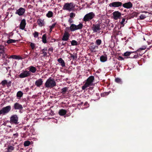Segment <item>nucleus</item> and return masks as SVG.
I'll list each match as a JSON object with an SVG mask.
<instances>
[{
	"instance_id": "774afa93",
	"label": "nucleus",
	"mask_w": 152,
	"mask_h": 152,
	"mask_svg": "<svg viewBox=\"0 0 152 152\" xmlns=\"http://www.w3.org/2000/svg\"><path fill=\"white\" fill-rule=\"evenodd\" d=\"M9 127H10V128H11V126H9Z\"/></svg>"
},
{
	"instance_id": "c756f323",
	"label": "nucleus",
	"mask_w": 152,
	"mask_h": 152,
	"mask_svg": "<svg viewBox=\"0 0 152 152\" xmlns=\"http://www.w3.org/2000/svg\"><path fill=\"white\" fill-rule=\"evenodd\" d=\"M115 82L120 84H122V81L121 79L119 78H116L115 79Z\"/></svg>"
},
{
	"instance_id": "603ef678",
	"label": "nucleus",
	"mask_w": 152,
	"mask_h": 152,
	"mask_svg": "<svg viewBox=\"0 0 152 152\" xmlns=\"http://www.w3.org/2000/svg\"><path fill=\"white\" fill-rule=\"evenodd\" d=\"M118 59L119 60H124V58L121 56H119Z\"/></svg>"
},
{
	"instance_id": "cd10ccee",
	"label": "nucleus",
	"mask_w": 152,
	"mask_h": 152,
	"mask_svg": "<svg viewBox=\"0 0 152 152\" xmlns=\"http://www.w3.org/2000/svg\"><path fill=\"white\" fill-rule=\"evenodd\" d=\"M46 38V34H43L42 37V41L43 43H47Z\"/></svg>"
},
{
	"instance_id": "bf43d9fd",
	"label": "nucleus",
	"mask_w": 152,
	"mask_h": 152,
	"mask_svg": "<svg viewBox=\"0 0 152 152\" xmlns=\"http://www.w3.org/2000/svg\"><path fill=\"white\" fill-rule=\"evenodd\" d=\"M47 48H45L43 49L42 50H41V52L43 51H47Z\"/></svg>"
},
{
	"instance_id": "4c0bfd02",
	"label": "nucleus",
	"mask_w": 152,
	"mask_h": 152,
	"mask_svg": "<svg viewBox=\"0 0 152 152\" xmlns=\"http://www.w3.org/2000/svg\"><path fill=\"white\" fill-rule=\"evenodd\" d=\"M102 40L100 39H97L96 40V43L98 45H99L102 43Z\"/></svg>"
},
{
	"instance_id": "ddd939ff",
	"label": "nucleus",
	"mask_w": 152,
	"mask_h": 152,
	"mask_svg": "<svg viewBox=\"0 0 152 152\" xmlns=\"http://www.w3.org/2000/svg\"><path fill=\"white\" fill-rule=\"evenodd\" d=\"M70 36L69 33L66 31H64L63 36L62 38V40L63 41L68 40Z\"/></svg>"
},
{
	"instance_id": "69168bd1",
	"label": "nucleus",
	"mask_w": 152,
	"mask_h": 152,
	"mask_svg": "<svg viewBox=\"0 0 152 152\" xmlns=\"http://www.w3.org/2000/svg\"><path fill=\"white\" fill-rule=\"evenodd\" d=\"M152 47V46H150V48H151Z\"/></svg>"
},
{
	"instance_id": "39448f33",
	"label": "nucleus",
	"mask_w": 152,
	"mask_h": 152,
	"mask_svg": "<svg viewBox=\"0 0 152 152\" xmlns=\"http://www.w3.org/2000/svg\"><path fill=\"white\" fill-rule=\"evenodd\" d=\"M11 110V107L10 105L3 107L0 110V115H5L9 113Z\"/></svg>"
},
{
	"instance_id": "0e129e2a",
	"label": "nucleus",
	"mask_w": 152,
	"mask_h": 152,
	"mask_svg": "<svg viewBox=\"0 0 152 152\" xmlns=\"http://www.w3.org/2000/svg\"><path fill=\"white\" fill-rule=\"evenodd\" d=\"M126 10H124V12H126Z\"/></svg>"
},
{
	"instance_id": "052dcab7",
	"label": "nucleus",
	"mask_w": 152,
	"mask_h": 152,
	"mask_svg": "<svg viewBox=\"0 0 152 152\" xmlns=\"http://www.w3.org/2000/svg\"><path fill=\"white\" fill-rule=\"evenodd\" d=\"M66 42H65V43H64L63 42H62V45H64V46L66 44Z\"/></svg>"
},
{
	"instance_id": "37998d69",
	"label": "nucleus",
	"mask_w": 152,
	"mask_h": 152,
	"mask_svg": "<svg viewBox=\"0 0 152 152\" xmlns=\"http://www.w3.org/2000/svg\"><path fill=\"white\" fill-rule=\"evenodd\" d=\"M146 48V47L145 46H143L142 47L140 48L137 50V52H139L142 50H145Z\"/></svg>"
},
{
	"instance_id": "c9c22d12",
	"label": "nucleus",
	"mask_w": 152,
	"mask_h": 152,
	"mask_svg": "<svg viewBox=\"0 0 152 152\" xmlns=\"http://www.w3.org/2000/svg\"><path fill=\"white\" fill-rule=\"evenodd\" d=\"M30 144V142L29 141H26L24 142V145L25 146H28Z\"/></svg>"
},
{
	"instance_id": "a878e982",
	"label": "nucleus",
	"mask_w": 152,
	"mask_h": 152,
	"mask_svg": "<svg viewBox=\"0 0 152 152\" xmlns=\"http://www.w3.org/2000/svg\"><path fill=\"white\" fill-rule=\"evenodd\" d=\"M23 95V93L21 91H18L17 93V97L18 98L20 99Z\"/></svg>"
},
{
	"instance_id": "9b49d317",
	"label": "nucleus",
	"mask_w": 152,
	"mask_h": 152,
	"mask_svg": "<svg viewBox=\"0 0 152 152\" xmlns=\"http://www.w3.org/2000/svg\"><path fill=\"white\" fill-rule=\"evenodd\" d=\"M101 25L100 23H98L96 24H93L92 29L94 32H97L99 31L100 29Z\"/></svg>"
},
{
	"instance_id": "423d86ee",
	"label": "nucleus",
	"mask_w": 152,
	"mask_h": 152,
	"mask_svg": "<svg viewBox=\"0 0 152 152\" xmlns=\"http://www.w3.org/2000/svg\"><path fill=\"white\" fill-rule=\"evenodd\" d=\"M73 5V3H65L64 5L63 9L64 10L70 11L74 7V6Z\"/></svg>"
},
{
	"instance_id": "e2e57ef3",
	"label": "nucleus",
	"mask_w": 152,
	"mask_h": 152,
	"mask_svg": "<svg viewBox=\"0 0 152 152\" xmlns=\"http://www.w3.org/2000/svg\"><path fill=\"white\" fill-rule=\"evenodd\" d=\"M142 12L145 13H148V12H147V11H143V12Z\"/></svg>"
},
{
	"instance_id": "2eb2a0df",
	"label": "nucleus",
	"mask_w": 152,
	"mask_h": 152,
	"mask_svg": "<svg viewBox=\"0 0 152 152\" xmlns=\"http://www.w3.org/2000/svg\"><path fill=\"white\" fill-rule=\"evenodd\" d=\"M43 83V79L40 78L36 80L35 82V85L37 86V87H40L42 85Z\"/></svg>"
},
{
	"instance_id": "aec40b11",
	"label": "nucleus",
	"mask_w": 152,
	"mask_h": 152,
	"mask_svg": "<svg viewBox=\"0 0 152 152\" xmlns=\"http://www.w3.org/2000/svg\"><path fill=\"white\" fill-rule=\"evenodd\" d=\"M67 113V111L64 109L60 110L58 112L59 114L61 116H63L65 115Z\"/></svg>"
},
{
	"instance_id": "dca6fc26",
	"label": "nucleus",
	"mask_w": 152,
	"mask_h": 152,
	"mask_svg": "<svg viewBox=\"0 0 152 152\" xmlns=\"http://www.w3.org/2000/svg\"><path fill=\"white\" fill-rule=\"evenodd\" d=\"M26 25V20L25 19H23L21 21L19 28L20 29L24 30Z\"/></svg>"
},
{
	"instance_id": "13d9d810",
	"label": "nucleus",
	"mask_w": 152,
	"mask_h": 152,
	"mask_svg": "<svg viewBox=\"0 0 152 152\" xmlns=\"http://www.w3.org/2000/svg\"><path fill=\"white\" fill-rule=\"evenodd\" d=\"M71 57L73 59H74L75 58H77V57L75 56L72 55L71 56Z\"/></svg>"
},
{
	"instance_id": "58836bf2",
	"label": "nucleus",
	"mask_w": 152,
	"mask_h": 152,
	"mask_svg": "<svg viewBox=\"0 0 152 152\" xmlns=\"http://www.w3.org/2000/svg\"><path fill=\"white\" fill-rule=\"evenodd\" d=\"M71 44L72 46L76 45H77V42L76 40H72L71 41Z\"/></svg>"
},
{
	"instance_id": "338daca9",
	"label": "nucleus",
	"mask_w": 152,
	"mask_h": 152,
	"mask_svg": "<svg viewBox=\"0 0 152 152\" xmlns=\"http://www.w3.org/2000/svg\"><path fill=\"white\" fill-rule=\"evenodd\" d=\"M119 9H120V10H123V9H120V8H119Z\"/></svg>"
},
{
	"instance_id": "20e7f679",
	"label": "nucleus",
	"mask_w": 152,
	"mask_h": 152,
	"mask_svg": "<svg viewBox=\"0 0 152 152\" xmlns=\"http://www.w3.org/2000/svg\"><path fill=\"white\" fill-rule=\"evenodd\" d=\"M18 118L17 115H13L10 118V123L12 124L17 125L19 124Z\"/></svg>"
},
{
	"instance_id": "4468645a",
	"label": "nucleus",
	"mask_w": 152,
	"mask_h": 152,
	"mask_svg": "<svg viewBox=\"0 0 152 152\" xmlns=\"http://www.w3.org/2000/svg\"><path fill=\"white\" fill-rule=\"evenodd\" d=\"M122 6L123 7L126 9H130L133 7L132 4L130 1L125 3L123 4Z\"/></svg>"
},
{
	"instance_id": "9d476101",
	"label": "nucleus",
	"mask_w": 152,
	"mask_h": 152,
	"mask_svg": "<svg viewBox=\"0 0 152 152\" xmlns=\"http://www.w3.org/2000/svg\"><path fill=\"white\" fill-rule=\"evenodd\" d=\"M12 108L15 110H19L20 112L23 109V107L21 104L18 102H16L14 104L12 107Z\"/></svg>"
},
{
	"instance_id": "6e6d98bb",
	"label": "nucleus",
	"mask_w": 152,
	"mask_h": 152,
	"mask_svg": "<svg viewBox=\"0 0 152 152\" xmlns=\"http://www.w3.org/2000/svg\"><path fill=\"white\" fill-rule=\"evenodd\" d=\"M68 22L70 23H72L73 22V21L72 19H71V18H70L69 20H68Z\"/></svg>"
},
{
	"instance_id": "4d7b16f0",
	"label": "nucleus",
	"mask_w": 152,
	"mask_h": 152,
	"mask_svg": "<svg viewBox=\"0 0 152 152\" xmlns=\"http://www.w3.org/2000/svg\"><path fill=\"white\" fill-rule=\"evenodd\" d=\"M48 50L49 51H51V52H52L53 51V49L52 48H49L48 49Z\"/></svg>"
},
{
	"instance_id": "c03bdc74",
	"label": "nucleus",
	"mask_w": 152,
	"mask_h": 152,
	"mask_svg": "<svg viewBox=\"0 0 152 152\" xmlns=\"http://www.w3.org/2000/svg\"><path fill=\"white\" fill-rule=\"evenodd\" d=\"M125 19L124 18H123L122 19L121 21L120 22V24L122 26H124V24L125 23Z\"/></svg>"
},
{
	"instance_id": "2f4dec72",
	"label": "nucleus",
	"mask_w": 152,
	"mask_h": 152,
	"mask_svg": "<svg viewBox=\"0 0 152 152\" xmlns=\"http://www.w3.org/2000/svg\"><path fill=\"white\" fill-rule=\"evenodd\" d=\"M18 41V40H16L10 39H9L7 41V42L8 44H10V43H15L16 41Z\"/></svg>"
},
{
	"instance_id": "4be33fe9",
	"label": "nucleus",
	"mask_w": 152,
	"mask_h": 152,
	"mask_svg": "<svg viewBox=\"0 0 152 152\" xmlns=\"http://www.w3.org/2000/svg\"><path fill=\"white\" fill-rule=\"evenodd\" d=\"M58 61L59 63L61 64V65L62 67H64L65 66L64 61L62 58H60L58 59Z\"/></svg>"
},
{
	"instance_id": "1a4fd4ad",
	"label": "nucleus",
	"mask_w": 152,
	"mask_h": 152,
	"mask_svg": "<svg viewBox=\"0 0 152 152\" xmlns=\"http://www.w3.org/2000/svg\"><path fill=\"white\" fill-rule=\"evenodd\" d=\"M122 3L119 1H115L109 4V6L111 7H118L122 6Z\"/></svg>"
},
{
	"instance_id": "ea45409f",
	"label": "nucleus",
	"mask_w": 152,
	"mask_h": 152,
	"mask_svg": "<svg viewBox=\"0 0 152 152\" xmlns=\"http://www.w3.org/2000/svg\"><path fill=\"white\" fill-rule=\"evenodd\" d=\"M56 23H54L51 26H50V29H49V31H50V32H51V31L52 30V29L54 28L55 27V26H56Z\"/></svg>"
},
{
	"instance_id": "bb28decb",
	"label": "nucleus",
	"mask_w": 152,
	"mask_h": 152,
	"mask_svg": "<svg viewBox=\"0 0 152 152\" xmlns=\"http://www.w3.org/2000/svg\"><path fill=\"white\" fill-rule=\"evenodd\" d=\"M4 52V45H0V55Z\"/></svg>"
},
{
	"instance_id": "e433bc0d",
	"label": "nucleus",
	"mask_w": 152,
	"mask_h": 152,
	"mask_svg": "<svg viewBox=\"0 0 152 152\" xmlns=\"http://www.w3.org/2000/svg\"><path fill=\"white\" fill-rule=\"evenodd\" d=\"M2 55V58H10L9 56L7 54L5 53L4 52L3 54H1V55Z\"/></svg>"
},
{
	"instance_id": "5fc2aeb1",
	"label": "nucleus",
	"mask_w": 152,
	"mask_h": 152,
	"mask_svg": "<svg viewBox=\"0 0 152 152\" xmlns=\"http://www.w3.org/2000/svg\"><path fill=\"white\" fill-rule=\"evenodd\" d=\"M18 133H16L15 134H13V136H15V137H17L18 136Z\"/></svg>"
},
{
	"instance_id": "864d4df0",
	"label": "nucleus",
	"mask_w": 152,
	"mask_h": 152,
	"mask_svg": "<svg viewBox=\"0 0 152 152\" xmlns=\"http://www.w3.org/2000/svg\"><path fill=\"white\" fill-rule=\"evenodd\" d=\"M11 83V81H9L8 82H7V86L8 87L10 86Z\"/></svg>"
},
{
	"instance_id": "6ab92c4d",
	"label": "nucleus",
	"mask_w": 152,
	"mask_h": 152,
	"mask_svg": "<svg viewBox=\"0 0 152 152\" xmlns=\"http://www.w3.org/2000/svg\"><path fill=\"white\" fill-rule=\"evenodd\" d=\"M28 69H29V72L31 73V72H32L33 73H35L37 70V69L36 68L33 66H30L28 67Z\"/></svg>"
},
{
	"instance_id": "8fccbe9b",
	"label": "nucleus",
	"mask_w": 152,
	"mask_h": 152,
	"mask_svg": "<svg viewBox=\"0 0 152 152\" xmlns=\"http://www.w3.org/2000/svg\"><path fill=\"white\" fill-rule=\"evenodd\" d=\"M138 57V55H134L133 56H131V57H129L131 58H137Z\"/></svg>"
},
{
	"instance_id": "a19ab883",
	"label": "nucleus",
	"mask_w": 152,
	"mask_h": 152,
	"mask_svg": "<svg viewBox=\"0 0 152 152\" xmlns=\"http://www.w3.org/2000/svg\"><path fill=\"white\" fill-rule=\"evenodd\" d=\"M7 81L6 80H4L1 81V84L2 86H4L5 85L7 84Z\"/></svg>"
},
{
	"instance_id": "473e14b6",
	"label": "nucleus",
	"mask_w": 152,
	"mask_h": 152,
	"mask_svg": "<svg viewBox=\"0 0 152 152\" xmlns=\"http://www.w3.org/2000/svg\"><path fill=\"white\" fill-rule=\"evenodd\" d=\"M53 14L52 11H49L46 14V16L48 18H51L53 16Z\"/></svg>"
},
{
	"instance_id": "c85d7f7f",
	"label": "nucleus",
	"mask_w": 152,
	"mask_h": 152,
	"mask_svg": "<svg viewBox=\"0 0 152 152\" xmlns=\"http://www.w3.org/2000/svg\"><path fill=\"white\" fill-rule=\"evenodd\" d=\"M76 30H77L78 29H81L83 26V25L82 23H80L78 25H76Z\"/></svg>"
},
{
	"instance_id": "a211bd4d",
	"label": "nucleus",
	"mask_w": 152,
	"mask_h": 152,
	"mask_svg": "<svg viewBox=\"0 0 152 152\" xmlns=\"http://www.w3.org/2000/svg\"><path fill=\"white\" fill-rule=\"evenodd\" d=\"M76 26V25L74 24H72L71 25L69 28V27H66V28L68 29L69 28L71 31H74L77 30Z\"/></svg>"
},
{
	"instance_id": "6e6552de",
	"label": "nucleus",
	"mask_w": 152,
	"mask_h": 152,
	"mask_svg": "<svg viewBox=\"0 0 152 152\" xmlns=\"http://www.w3.org/2000/svg\"><path fill=\"white\" fill-rule=\"evenodd\" d=\"M31 73L27 70L23 71L19 75V76L20 78H23L27 77L30 76Z\"/></svg>"
},
{
	"instance_id": "412c9836",
	"label": "nucleus",
	"mask_w": 152,
	"mask_h": 152,
	"mask_svg": "<svg viewBox=\"0 0 152 152\" xmlns=\"http://www.w3.org/2000/svg\"><path fill=\"white\" fill-rule=\"evenodd\" d=\"M9 58L18 60L22 59H23L21 57L15 55H11L10 57Z\"/></svg>"
},
{
	"instance_id": "393cba45",
	"label": "nucleus",
	"mask_w": 152,
	"mask_h": 152,
	"mask_svg": "<svg viewBox=\"0 0 152 152\" xmlns=\"http://www.w3.org/2000/svg\"><path fill=\"white\" fill-rule=\"evenodd\" d=\"M107 58L106 56H102L100 57V60L102 62H104L107 60Z\"/></svg>"
},
{
	"instance_id": "f8f14e48",
	"label": "nucleus",
	"mask_w": 152,
	"mask_h": 152,
	"mask_svg": "<svg viewBox=\"0 0 152 152\" xmlns=\"http://www.w3.org/2000/svg\"><path fill=\"white\" fill-rule=\"evenodd\" d=\"M25 10L24 8L22 7H20L16 10L15 14H18L19 16H22L25 13Z\"/></svg>"
},
{
	"instance_id": "f3484780",
	"label": "nucleus",
	"mask_w": 152,
	"mask_h": 152,
	"mask_svg": "<svg viewBox=\"0 0 152 152\" xmlns=\"http://www.w3.org/2000/svg\"><path fill=\"white\" fill-rule=\"evenodd\" d=\"M138 14V13L134 12L128 15L127 16L126 15V16L127 17V19H130L132 18H133L134 17H137Z\"/></svg>"
},
{
	"instance_id": "3c124183",
	"label": "nucleus",
	"mask_w": 152,
	"mask_h": 152,
	"mask_svg": "<svg viewBox=\"0 0 152 152\" xmlns=\"http://www.w3.org/2000/svg\"><path fill=\"white\" fill-rule=\"evenodd\" d=\"M42 52V53L43 54V56L45 57L46 56H47V53L46 52H45L44 51H43Z\"/></svg>"
},
{
	"instance_id": "5701e85b",
	"label": "nucleus",
	"mask_w": 152,
	"mask_h": 152,
	"mask_svg": "<svg viewBox=\"0 0 152 152\" xmlns=\"http://www.w3.org/2000/svg\"><path fill=\"white\" fill-rule=\"evenodd\" d=\"M98 46L96 45H92L90 48L91 51L93 52H96V50L98 49Z\"/></svg>"
},
{
	"instance_id": "79ce46f5",
	"label": "nucleus",
	"mask_w": 152,
	"mask_h": 152,
	"mask_svg": "<svg viewBox=\"0 0 152 152\" xmlns=\"http://www.w3.org/2000/svg\"><path fill=\"white\" fill-rule=\"evenodd\" d=\"M14 149V147L12 146H9L7 148V150L8 152H11Z\"/></svg>"
},
{
	"instance_id": "7c9ffc66",
	"label": "nucleus",
	"mask_w": 152,
	"mask_h": 152,
	"mask_svg": "<svg viewBox=\"0 0 152 152\" xmlns=\"http://www.w3.org/2000/svg\"><path fill=\"white\" fill-rule=\"evenodd\" d=\"M68 89V88L66 87L62 88L61 90V93L63 94H65Z\"/></svg>"
},
{
	"instance_id": "09e8293b",
	"label": "nucleus",
	"mask_w": 152,
	"mask_h": 152,
	"mask_svg": "<svg viewBox=\"0 0 152 152\" xmlns=\"http://www.w3.org/2000/svg\"><path fill=\"white\" fill-rule=\"evenodd\" d=\"M109 94V93L108 92H105V93H104L103 94H101V96H104L107 95H108Z\"/></svg>"
},
{
	"instance_id": "72a5a7b5",
	"label": "nucleus",
	"mask_w": 152,
	"mask_h": 152,
	"mask_svg": "<svg viewBox=\"0 0 152 152\" xmlns=\"http://www.w3.org/2000/svg\"><path fill=\"white\" fill-rule=\"evenodd\" d=\"M29 43H30V46L32 50H34L36 48L35 44L30 42H29Z\"/></svg>"
},
{
	"instance_id": "f03ea898",
	"label": "nucleus",
	"mask_w": 152,
	"mask_h": 152,
	"mask_svg": "<svg viewBox=\"0 0 152 152\" xmlns=\"http://www.w3.org/2000/svg\"><path fill=\"white\" fill-rule=\"evenodd\" d=\"M94 80V76H89L87 79L84 85L82 87V89L84 90L89 86H92Z\"/></svg>"
},
{
	"instance_id": "0eeeda50",
	"label": "nucleus",
	"mask_w": 152,
	"mask_h": 152,
	"mask_svg": "<svg viewBox=\"0 0 152 152\" xmlns=\"http://www.w3.org/2000/svg\"><path fill=\"white\" fill-rule=\"evenodd\" d=\"M113 18L115 20L120 19L121 17V13L118 11H115L112 13Z\"/></svg>"
},
{
	"instance_id": "f704fd0d",
	"label": "nucleus",
	"mask_w": 152,
	"mask_h": 152,
	"mask_svg": "<svg viewBox=\"0 0 152 152\" xmlns=\"http://www.w3.org/2000/svg\"><path fill=\"white\" fill-rule=\"evenodd\" d=\"M134 53V52H126L124 53V56L128 57L129 56L131 53Z\"/></svg>"
},
{
	"instance_id": "680f3d73",
	"label": "nucleus",
	"mask_w": 152,
	"mask_h": 152,
	"mask_svg": "<svg viewBox=\"0 0 152 152\" xmlns=\"http://www.w3.org/2000/svg\"><path fill=\"white\" fill-rule=\"evenodd\" d=\"M88 104V103L87 102H86L85 103V104H84V105H85V106H86L87 105V104Z\"/></svg>"
},
{
	"instance_id": "7ed1b4c3",
	"label": "nucleus",
	"mask_w": 152,
	"mask_h": 152,
	"mask_svg": "<svg viewBox=\"0 0 152 152\" xmlns=\"http://www.w3.org/2000/svg\"><path fill=\"white\" fill-rule=\"evenodd\" d=\"M95 16V15L93 12H89L85 15L83 20L86 22L89 21L93 19Z\"/></svg>"
},
{
	"instance_id": "49530a36",
	"label": "nucleus",
	"mask_w": 152,
	"mask_h": 152,
	"mask_svg": "<svg viewBox=\"0 0 152 152\" xmlns=\"http://www.w3.org/2000/svg\"><path fill=\"white\" fill-rule=\"evenodd\" d=\"M75 14L73 12H71L69 16L71 18H73L75 16Z\"/></svg>"
},
{
	"instance_id": "b1692460",
	"label": "nucleus",
	"mask_w": 152,
	"mask_h": 152,
	"mask_svg": "<svg viewBox=\"0 0 152 152\" xmlns=\"http://www.w3.org/2000/svg\"><path fill=\"white\" fill-rule=\"evenodd\" d=\"M38 25L40 26H42L44 25V21L41 19H38L37 20Z\"/></svg>"
},
{
	"instance_id": "a18cd8bd",
	"label": "nucleus",
	"mask_w": 152,
	"mask_h": 152,
	"mask_svg": "<svg viewBox=\"0 0 152 152\" xmlns=\"http://www.w3.org/2000/svg\"><path fill=\"white\" fill-rule=\"evenodd\" d=\"M146 17V16L143 14L141 15L140 16V20H143Z\"/></svg>"
},
{
	"instance_id": "de8ad7c7",
	"label": "nucleus",
	"mask_w": 152,
	"mask_h": 152,
	"mask_svg": "<svg viewBox=\"0 0 152 152\" xmlns=\"http://www.w3.org/2000/svg\"><path fill=\"white\" fill-rule=\"evenodd\" d=\"M39 35L37 31H35L34 34V37L36 38L38 37Z\"/></svg>"
},
{
	"instance_id": "f257e3e1",
	"label": "nucleus",
	"mask_w": 152,
	"mask_h": 152,
	"mask_svg": "<svg viewBox=\"0 0 152 152\" xmlns=\"http://www.w3.org/2000/svg\"><path fill=\"white\" fill-rule=\"evenodd\" d=\"M56 86V83L54 79L51 77H50L46 80L45 84V87L52 88Z\"/></svg>"
}]
</instances>
